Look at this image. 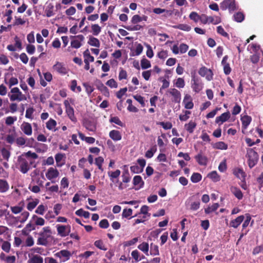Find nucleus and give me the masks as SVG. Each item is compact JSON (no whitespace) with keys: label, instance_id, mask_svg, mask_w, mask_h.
Here are the masks:
<instances>
[{"label":"nucleus","instance_id":"nucleus-1","mask_svg":"<svg viewBox=\"0 0 263 263\" xmlns=\"http://www.w3.org/2000/svg\"><path fill=\"white\" fill-rule=\"evenodd\" d=\"M37 239V244L46 246L49 240L52 238V231L49 226L44 227L39 234Z\"/></svg>","mask_w":263,"mask_h":263},{"label":"nucleus","instance_id":"nucleus-2","mask_svg":"<svg viewBox=\"0 0 263 263\" xmlns=\"http://www.w3.org/2000/svg\"><path fill=\"white\" fill-rule=\"evenodd\" d=\"M31 163L29 159L20 155L17 157L15 165L22 173L26 174L30 170Z\"/></svg>","mask_w":263,"mask_h":263},{"label":"nucleus","instance_id":"nucleus-3","mask_svg":"<svg viewBox=\"0 0 263 263\" xmlns=\"http://www.w3.org/2000/svg\"><path fill=\"white\" fill-rule=\"evenodd\" d=\"M64 105L65 107L66 112L72 122H76V118L74 114V109L72 107L74 105V100L72 98H68L64 101Z\"/></svg>","mask_w":263,"mask_h":263},{"label":"nucleus","instance_id":"nucleus-4","mask_svg":"<svg viewBox=\"0 0 263 263\" xmlns=\"http://www.w3.org/2000/svg\"><path fill=\"white\" fill-rule=\"evenodd\" d=\"M8 97L11 101H22L27 100L25 95L22 93L18 87H13L11 90L10 93L8 94Z\"/></svg>","mask_w":263,"mask_h":263},{"label":"nucleus","instance_id":"nucleus-5","mask_svg":"<svg viewBox=\"0 0 263 263\" xmlns=\"http://www.w3.org/2000/svg\"><path fill=\"white\" fill-rule=\"evenodd\" d=\"M247 157L248 165L250 168H252L258 161V155L252 148H249L247 149Z\"/></svg>","mask_w":263,"mask_h":263},{"label":"nucleus","instance_id":"nucleus-6","mask_svg":"<svg viewBox=\"0 0 263 263\" xmlns=\"http://www.w3.org/2000/svg\"><path fill=\"white\" fill-rule=\"evenodd\" d=\"M60 176L59 171L53 167L48 168L45 173L46 178L51 181V183H55L56 180Z\"/></svg>","mask_w":263,"mask_h":263},{"label":"nucleus","instance_id":"nucleus-7","mask_svg":"<svg viewBox=\"0 0 263 263\" xmlns=\"http://www.w3.org/2000/svg\"><path fill=\"white\" fill-rule=\"evenodd\" d=\"M70 46L72 48L78 49L83 44L85 37L82 34L70 36Z\"/></svg>","mask_w":263,"mask_h":263},{"label":"nucleus","instance_id":"nucleus-8","mask_svg":"<svg viewBox=\"0 0 263 263\" xmlns=\"http://www.w3.org/2000/svg\"><path fill=\"white\" fill-rule=\"evenodd\" d=\"M58 235L62 237H65L68 236L71 232L70 225L57 224L56 226Z\"/></svg>","mask_w":263,"mask_h":263},{"label":"nucleus","instance_id":"nucleus-9","mask_svg":"<svg viewBox=\"0 0 263 263\" xmlns=\"http://www.w3.org/2000/svg\"><path fill=\"white\" fill-rule=\"evenodd\" d=\"M198 73L201 77H204L209 81L213 79V73L212 71L204 66L199 69Z\"/></svg>","mask_w":263,"mask_h":263},{"label":"nucleus","instance_id":"nucleus-10","mask_svg":"<svg viewBox=\"0 0 263 263\" xmlns=\"http://www.w3.org/2000/svg\"><path fill=\"white\" fill-rule=\"evenodd\" d=\"M34 140L33 138H30L28 139V142H27V139L24 137H18L16 138L14 142H15L16 145L18 147H24V146H31L30 145V142H33Z\"/></svg>","mask_w":263,"mask_h":263},{"label":"nucleus","instance_id":"nucleus-11","mask_svg":"<svg viewBox=\"0 0 263 263\" xmlns=\"http://www.w3.org/2000/svg\"><path fill=\"white\" fill-rule=\"evenodd\" d=\"M56 257L59 258L60 262H65L69 259L71 253L66 250H61L54 254Z\"/></svg>","mask_w":263,"mask_h":263},{"label":"nucleus","instance_id":"nucleus-12","mask_svg":"<svg viewBox=\"0 0 263 263\" xmlns=\"http://www.w3.org/2000/svg\"><path fill=\"white\" fill-rule=\"evenodd\" d=\"M167 92L172 96V101L175 103H180L181 101V93L176 88H170Z\"/></svg>","mask_w":263,"mask_h":263},{"label":"nucleus","instance_id":"nucleus-13","mask_svg":"<svg viewBox=\"0 0 263 263\" xmlns=\"http://www.w3.org/2000/svg\"><path fill=\"white\" fill-rule=\"evenodd\" d=\"M26 208L29 211H32L37 205L40 202V200L37 198L28 197L26 199Z\"/></svg>","mask_w":263,"mask_h":263},{"label":"nucleus","instance_id":"nucleus-14","mask_svg":"<svg viewBox=\"0 0 263 263\" xmlns=\"http://www.w3.org/2000/svg\"><path fill=\"white\" fill-rule=\"evenodd\" d=\"M182 103L184 105V108L187 109H191L194 107L192 97L189 94L184 95Z\"/></svg>","mask_w":263,"mask_h":263},{"label":"nucleus","instance_id":"nucleus-15","mask_svg":"<svg viewBox=\"0 0 263 263\" xmlns=\"http://www.w3.org/2000/svg\"><path fill=\"white\" fill-rule=\"evenodd\" d=\"M53 70L61 74H65L67 73V69L64 65L61 62H57L52 67Z\"/></svg>","mask_w":263,"mask_h":263},{"label":"nucleus","instance_id":"nucleus-16","mask_svg":"<svg viewBox=\"0 0 263 263\" xmlns=\"http://www.w3.org/2000/svg\"><path fill=\"white\" fill-rule=\"evenodd\" d=\"M17 137V133L13 127V129L9 130L8 134L6 137V141L8 143L12 144L14 143Z\"/></svg>","mask_w":263,"mask_h":263},{"label":"nucleus","instance_id":"nucleus-17","mask_svg":"<svg viewBox=\"0 0 263 263\" xmlns=\"http://www.w3.org/2000/svg\"><path fill=\"white\" fill-rule=\"evenodd\" d=\"M240 120L242 122V132L245 134L252 121V118L249 116L244 115L241 117Z\"/></svg>","mask_w":263,"mask_h":263},{"label":"nucleus","instance_id":"nucleus-18","mask_svg":"<svg viewBox=\"0 0 263 263\" xmlns=\"http://www.w3.org/2000/svg\"><path fill=\"white\" fill-rule=\"evenodd\" d=\"M193 197H191L185 201V204H190V210L196 211L200 208V202L199 200L193 201Z\"/></svg>","mask_w":263,"mask_h":263},{"label":"nucleus","instance_id":"nucleus-19","mask_svg":"<svg viewBox=\"0 0 263 263\" xmlns=\"http://www.w3.org/2000/svg\"><path fill=\"white\" fill-rule=\"evenodd\" d=\"M21 129L23 133L28 136H31L32 134V128L31 124L24 122L21 125Z\"/></svg>","mask_w":263,"mask_h":263},{"label":"nucleus","instance_id":"nucleus-20","mask_svg":"<svg viewBox=\"0 0 263 263\" xmlns=\"http://www.w3.org/2000/svg\"><path fill=\"white\" fill-rule=\"evenodd\" d=\"M192 88L195 92H199L203 88V84L194 77L192 80Z\"/></svg>","mask_w":263,"mask_h":263},{"label":"nucleus","instance_id":"nucleus-21","mask_svg":"<svg viewBox=\"0 0 263 263\" xmlns=\"http://www.w3.org/2000/svg\"><path fill=\"white\" fill-rule=\"evenodd\" d=\"M230 113L229 111L222 114L220 116L217 117L215 122L219 125H221L223 122L227 121L230 118Z\"/></svg>","mask_w":263,"mask_h":263},{"label":"nucleus","instance_id":"nucleus-22","mask_svg":"<svg viewBox=\"0 0 263 263\" xmlns=\"http://www.w3.org/2000/svg\"><path fill=\"white\" fill-rule=\"evenodd\" d=\"M195 158L198 163L200 165L205 166L208 164V159L207 157L203 155L201 153H199L195 156Z\"/></svg>","mask_w":263,"mask_h":263},{"label":"nucleus","instance_id":"nucleus-23","mask_svg":"<svg viewBox=\"0 0 263 263\" xmlns=\"http://www.w3.org/2000/svg\"><path fill=\"white\" fill-rule=\"evenodd\" d=\"M220 8L222 10H226L228 8L230 10H234L235 6L231 0H224L220 4Z\"/></svg>","mask_w":263,"mask_h":263},{"label":"nucleus","instance_id":"nucleus-24","mask_svg":"<svg viewBox=\"0 0 263 263\" xmlns=\"http://www.w3.org/2000/svg\"><path fill=\"white\" fill-rule=\"evenodd\" d=\"M65 155L62 153H58L55 155L56 165L58 167H62L65 163L64 158Z\"/></svg>","mask_w":263,"mask_h":263},{"label":"nucleus","instance_id":"nucleus-25","mask_svg":"<svg viewBox=\"0 0 263 263\" xmlns=\"http://www.w3.org/2000/svg\"><path fill=\"white\" fill-rule=\"evenodd\" d=\"M233 174L237 178L241 181L245 180L246 175L242 169L240 168H235L233 170Z\"/></svg>","mask_w":263,"mask_h":263},{"label":"nucleus","instance_id":"nucleus-26","mask_svg":"<svg viewBox=\"0 0 263 263\" xmlns=\"http://www.w3.org/2000/svg\"><path fill=\"white\" fill-rule=\"evenodd\" d=\"M109 137L114 141H118L121 140L122 135L117 130H112L109 133Z\"/></svg>","mask_w":263,"mask_h":263},{"label":"nucleus","instance_id":"nucleus-27","mask_svg":"<svg viewBox=\"0 0 263 263\" xmlns=\"http://www.w3.org/2000/svg\"><path fill=\"white\" fill-rule=\"evenodd\" d=\"M245 219L243 215H240L230 221V225L234 228H238Z\"/></svg>","mask_w":263,"mask_h":263},{"label":"nucleus","instance_id":"nucleus-28","mask_svg":"<svg viewBox=\"0 0 263 263\" xmlns=\"http://www.w3.org/2000/svg\"><path fill=\"white\" fill-rule=\"evenodd\" d=\"M153 12L157 14H163V16L165 17L171 16L172 14L170 10L162 9L160 8H156L153 9Z\"/></svg>","mask_w":263,"mask_h":263},{"label":"nucleus","instance_id":"nucleus-29","mask_svg":"<svg viewBox=\"0 0 263 263\" xmlns=\"http://www.w3.org/2000/svg\"><path fill=\"white\" fill-rule=\"evenodd\" d=\"M228 57L225 55L222 60L221 64L223 67L224 72L226 74H229L231 72V69L229 64L227 62Z\"/></svg>","mask_w":263,"mask_h":263},{"label":"nucleus","instance_id":"nucleus-30","mask_svg":"<svg viewBox=\"0 0 263 263\" xmlns=\"http://www.w3.org/2000/svg\"><path fill=\"white\" fill-rule=\"evenodd\" d=\"M107 174L110 180L112 182H114L116 180L118 179V177L121 174V171L119 170H116L115 171H108Z\"/></svg>","mask_w":263,"mask_h":263},{"label":"nucleus","instance_id":"nucleus-31","mask_svg":"<svg viewBox=\"0 0 263 263\" xmlns=\"http://www.w3.org/2000/svg\"><path fill=\"white\" fill-rule=\"evenodd\" d=\"M9 190V184L7 180L0 179V193H6Z\"/></svg>","mask_w":263,"mask_h":263},{"label":"nucleus","instance_id":"nucleus-32","mask_svg":"<svg viewBox=\"0 0 263 263\" xmlns=\"http://www.w3.org/2000/svg\"><path fill=\"white\" fill-rule=\"evenodd\" d=\"M232 193L238 199L241 200L243 198V194L239 189L236 186H232L230 187Z\"/></svg>","mask_w":263,"mask_h":263},{"label":"nucleus","instance_id":"nucleus-33","mask_svg":"<svg viewBox=\"0 0 263 263\" xmlns=\"http://www.w3.org/2000/svg\"><path fill=\"white\" fill-rule=\"evenodd\" d=\"M57 124L55 120L52 119H50L46 122V126L48 130L52 132H56L58 130V129L56 128Z\"/></svg>","mask_w":263,"mask_h":263},{"label":"nucleus","instance_id":"nucleus-34","mask_svg":"<svg viewBox=\"0 0 263 263\" xmlns=\"http://www.w3.org/2000/svg\"><path fill=\"white\" fill-rule=\"evenodd\" d=\"M207 177L210 178L212 181L217 182L220 181V176L215 171H212L207 175Z\"/></svg>","mask_w":263,"mask_h":263},{"label":"nucleus","instance_id":"nucleus-35","mask_svg":"<svg viewBox=\"0 0 263 263\" xmlns=\"http://www.w3.org/2000/svg\"><path fill=\"white\" fill-rule=\"evenodd\" d=\"M248 50L250 51L251 53L255 52V53H262V51L260 50V47L259 45L256 44H250L248 47Z\"/></svg>","mask_w":263,"mask_h":263},{"label":"nucleus","instance_id":"nucleus-36","mask_svg":"<svg viewBox=\"0 0 263 263\" xmlns=\"http://www.w3.org/2000/svg\"><path fill=\"white\" fill-rule=\"evenodd\" d=\"M133 184L135 186L138 187V189L143 186L144 182L140 176H135L133 178Z\"/></svg>","mask_w":263,"mask_h":263},{"label":"nucleus","instance_id":"nucleus-37","mask_svg":"<svg viewBox=\"0 0 263 263\" xmlns=\"http://www.w3.org/2000/svg\"><path fill=\"white\" fill-rule=\"evenodd\" d=\"M88 44L91 46L97 48H99L100 46V42L97 39L93 36H90L88 38Z\"/></svg>","mask_w":263,"mask_h":263},{"label":"nucleus","instance_id":"nucleus-38","mask_svg":"<svg viewBox=\"0 0 263 263\" xmlns=\"http://www.w3.org/2000/svg\"><path fill=\"white\" fill-rule=\"evenodd\" d=\"M31 219L34 221L36 226H43L45 223V220L43 218L39 217L36 215H33Z\"/></svg>","mask_w":263,"mask_h":263},{"label":"nucleus","instance_id":"nucleus-39","mask_svg":"<svg viewBox=\"0 0 263 263\" xmlns=\"http://www.w3.org/2000/svg\"><path fill=\"white\" fill-rule=\"evenodd\" d=\"M28 263H43V258L38 255H34L29 257Z\"/></svg>","mask_w":263,"mask_h":263},{"label":"nucleus","instance_id":"nucleus-40","mask_svg":"<svg viewBox=\"0 0 263 263\" xmlns=\"http://www.w3.org/2000/svg\"><path fill=\"white\" fill-rule=\"evenodd\" d=\"M196 125L197 124L195 121L191 120L188 123L185 124L184 127L189 133L191 134L194 132Z\"/></svg>","mask_w":263,"mask_h":263},{"label":"nucleus","instance_id":"nucleus-41","mask_svg":"<svg viewBox=\"0 0 263 263\" xmlns=\"http://www.w3.org/2000/svg\"><path fill=\"white\" fill-rule=\"evenodd\" d=\"M84 62H93L95 60L93 57H92L88 49L85 50L83 52Z\"/></svg>","mask_w":263,"mask_h":263},{"label":"nucleus","instance_id":"nucleus-42","mask_svg":"<svg viewBox=\"0 0 263 263\" xmlns=\"http://www.w3.org/2000/svg\"><path fill=\"white\" fill-rule=\"evenodd\" d=\"M54 6L52 4H48L46 7L45 13L47 17H50L54 15L53 12Z\"/></svg>","mask_w":263,"mask_h":263},{"label":"nucleus","instance_id":"nucleus-43","mask_svg":"<svg viewBox=\"0 0 263 263\" xmlns=\"http://www.w3.org/2000/svg\"><path fill=\"white\" fill-rule=\"evenodd\" d=\"M138 248L142 251L145 255L148 254L149 245L147 242H143L138 246Z\"/></svg>","mask_w":263,"mask_h":263},{"label":"nucleus","instance_id":"nucleus-44","mask_svg":"<svg viewBox=\"0 0 263 263\" xmlns=\"http://www.w3.org/2000/svg\"><path fill=\"white\" fill-rule=\"evenodd\" d=\"M219 206V204L217 203H213L211 205H209L204 210V212L206 214H210L212 212L216 211Z\"/></svg>","mask_w":263,"mask_h":263},{"label":"nucleus","instance_id":"nucleus-45","mask_svg":"<svg viewBox=\"0 0 263 263\" xmlns=\"http://www.w3.org/2000/svg\"><path fill=\"white\" fill-rule=\"evenodd\" d=\"M91 32L93 35L97 36L101 32L102 28L98 24H92L91 26Z\"/></svg>","mask_w":263,"mask_h":263},{"label":"nucleus","instance_id":"nucleus-46","mask_svg":"<svg viewBox=\"0 0 263 263\" xmlns=\"http://www.w3.org/2000/svg\"><path fill=\"white\" fill-rule=\"evenodd\" d=\"M98 89L106 97H109V92L108 88L102 83L97 86Z\"/></svg>","mask_w":263,"mask_h":263},{"label":"nucleus","instance_id":"nucleus-47","mask_svg":"<svg viewBox=\"0 0 263 263\" xmlns=\"http://www.w3.org/2000/svg\"><path fill=\"white\" fill-rule=\"evenodd\" d=\"M27 21V19L26 18H21V17L15 16L13 25H14V26L24 25L26 23Z\"/></svg>","mask_w":263,"mask_h":263},{"label":"nucleus","instance_id":"nucleus-48","mask_svg":"<svg viewBox=\"0 0 263 263\" xmlns=\"http://www.w3.org/2000/svg\"><path fill=\"white\" fill-rule=\"evenodd\" d=\"M148 206L147 205H143L140 209V214H143V218L148 219L150 217V214L148 213Z\"/></svg>","mask_w":263,"mask_h":263},{"label":"nucleus","instance_id":"nucleus-49","mask_svg":"<svg viewBox=\"0 0 263 263\" xmlns=\"http://www.w3.org/2000/svg\"><path fill=\"white\" fill-rule=\"evenodd\" d=\"M174 85L178 88H182L185 86V82L183 78H178L173 81Z\"/></svg>","mask_w":263,"mask_h":263},{"label":"nucleus","instance_id":"nucleus-50","mask_svg":"<svg viewBox=\"0 0 263 263\" xmlns=\"http://www.w3.org/2000/svg\"><path fill=\"white\" fill-rule=\"evenodd\" d=\"M201 179L202 176L199 173H194L191 177V181L194 183L199 182Z\"/></svg>","mask_w":263,"mask_h":263},{"label":"nucleus","instance_id":"nucleus-51","mask_svg":"<svg viewBox=\"0 0 263 263\" xmlns=\"http://www.w3.org/2000/svg\"><path fill=\"white\" fill-rule=\"evenodd\" d=\"M47 209V207L43 204H40L35 210V213L37 214L43 215Z\"/></svg>","mask_w":263,"mask_h":263},{"label":"nucleus","instance_id":"nucleus-52","mask_svg":"<svg viewBox=\"0 0 263 263\" xmlns=\"http://www.w3.org/2000/svg\"><path fill=\"white\" fill-rule=\"evenodd\" d=\"M141 66L142 69H146L151 67V62L145 58L141 60Z\"/></svg>","mask_w":263,"mask_h":263},{"label":"nucleus","instance_id":"nucleus-53","mask_svg":"<svg viewBox=\"0 0 263 263\" xmlns=\"http://www.w3.org/2000/svg\"><path fill=\"white\" fill-rule=\"evenodd\" d=\"M122 181L124 183L130 182L131 177L128 170L124 171L122 174Z\"/></svg>","mask_w":263,"mask_h":263},{"label":"nucleus","instance_id":"nucleus-54","mask_svg":"<svg viewBox=\"0 0 263 263\" xmlns=\"http://www.w3.org/2000/svg\"><path fill=\"white\" fill-rule=\"evenodd\" d=\"M76 214L79 216H83L85 218H88L90 216V213L83 210L82 209H80L76 212Z\"/></svg>","mask_w":263,"mask_h":263},{"label":"nucleus","instance_id":"nucleus-55","mask_svg":"<svg viewBox=\"0 0 263 263\" xmlns=\"http://www.w3.org/2000/svg\"><path fill=\"white\" fill-rule=\"evenodd\" d=\"M214 148L216 149L225 150L228 148V145L223 142H218L214 144Z\"/></svg>","mask_w":263,"mask_h":263},{"label":"nucleus","instance_id":"nucleus-56","mask_svg":"<svg viewBox=\"0 0 263 263\" xmlns=\"http://www.w3.org/2000/svg\"><path fill=\"white\" fill-rule=\"evenodd\" d=\"M143 47L141 44L136 45L135 51L132 54L133 56H138L141 54L143 51Z\"/></svg>","mask_w":263,"mask_h":263},{"label":"nucleus","instance_id":"nucleus-57","mask_svg":"<svg viewBox=\"0 0 263 263\" xmlns=\"http://www.w3.org/2000/svg\"><path fill=\"white\" fill-rule=\"evenodd\" d=\"M34 241L33 237L31 235H29L26 238L25 241V246L30 247L34 245Z\"/></svg>","mask_w":263,"mask_h":263},{"label":"nucleus","instance_id":"nucleus-58","mask_svg":"<svg viewBox=\"0 0 263 263\" xmlns=\"http://www.w3.org/2000/svg\"><path fill=\"white\" fill-rule=\"evenodd\" d=\"M35 229V225L33 224L31 222H29L26 224L24 229L23 230L22 232L23 233H29L31 231L34 230Z\"/></svg>","mask_w":263,"mask_h":263},{"label":"nucleus","instance_id":"nucleus-59","mask_svg":"<svg viewBox=\"0 0 263 263\" xmlns=\"http://www.w3.org/2000/svg\"><path fill=\"white\" fill-rule=\"evenodd\" d=\"M21 156H23L24 158H26L27 159H29L28 158L31 157L35 159L38 157L36 153H33L31 151H28L26 153H23Z\"/></svg>","mask_w":263,"mask_h":263},{"label":"nucleus","instance_id":"nucleus-60","mask_svg":"<svg viewBox=\"0 0 263 263\" xmlns=\"http://www.w3.org/2000/svg\"><path fill=\"white\" fill-rule=\"evenodd\" d=\"M200 15L197 12L193 11L189 15V18L195 23L199 22Z\"/></svg>","mask_w":263,"mask_h":263},{"label":"nucleus","instance_id":"nucleus-61","mask_svg":"<svg viewBox=\"0 0 263 263\" xmlns=\"http://www.w3.org/2000/svg\"><path fill=\"white\" fill-rule=\"evenodd\" d=\"M173 28L185 31H189L191 29V27L186 24H179L178 25L174 26Z\"/></svg>","mask_w":263,"mask_h":263},{"label":"nucleus","instance_id":"nucleus-62","mask_svg":"<svg viewBox=\"0 0 263 263\" xmlns=\"http://www.w3.org/2000/svg\"><path fill=\"white\" fill-rule=\"evenodd\" d=\"M34 111V109L33 107H30L26 109L25 117L26 118L32 120L33 118V114Z\"/></svg>","mask_w":263,"mask_h":263},{"label":"nucleus","instance_id":"nucleus-63","mask_svg":"<svg viewBox=\"0 0 263 263\" xmlns=\"http://www.w3.org/2000/svg\"><path fill=\"white\" fill-rule=\"evenodd\" d=\"M183 112L184 114H181L179 116V119L182 121H185L189 119L191 112L189 110H184Z\"/></svg>","mask_w":263,"mask_h":263},{"label":"nucleus","instance_id":"nucleus-64","mask_svg":"<svg viewBox=\"0 0 263 263\" xmlns=\"http://www.w3.org/2000/svg\"><path fill=\"white\" fill-rule=\"evenodd\" d=\"M221 22V18L217 16H209V23L217 24Z\"/></svg>","mask_w":263,"mask_h":263}]
</instances>
